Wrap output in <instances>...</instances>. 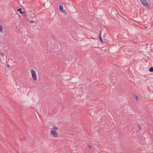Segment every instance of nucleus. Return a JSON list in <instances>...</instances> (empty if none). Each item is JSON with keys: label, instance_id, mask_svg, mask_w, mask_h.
Wrapping results in <instances>:
<instances>
[{"label": "nucleus", "instance_id": "nucleus-12", "mask_svg": "<svg viewBox=\"0 0 153 153\" xmlns=\"http://www.w3.org/2000/svg\"><path fill=\"white\" fill-rule=\"evenodd\" d=\"M0 55L2 57H3L4 56V53H0Z\"/></svg>", "mask_w": 153, "mask_h": 153}, {"label": "nucleus", "instance_id": "nucleus-7", "mask_svg": "<svg viewBox=\"0 0 153 153\" xmlns=\"http://www.w3.org/2000/svg\"><path fill=\"white\" fill-rule=\"evenodd\" d=\"M60 11V12L64 13L65 15H66L67 13H66V11L65 10H64L63 9L62 10H61Z\"/></svg>", "mask_w": 153, "mask_h": 153}, {"label": "nucleus", "instance_id": "nucleus-3", "mask_svg": "<svg viewBox=\"0 0 153 153\" xmlns=\"http://www.w3.org/2000/svg\"><path fill=\"white\" fill-rule=\"evenodd\" d=\"M51 134H52L53 136L55 137H58V134L56 133V131H54L52 129L50 133Z\"/></svg>", "mask_w": 153, "mask_h": 153}, {"label": "nucleus", "instance_id": "nucleus-5", "mask_svg": "<svg viewBox=\"0 0 153 153\" xmlns=\"http://www.w3.org/2000/svg\"><path fill=\"white\" fill-rule=\"evenodd\" d=\"M17 11L19 12V13L21 14H23L24 12H22V9L21 8H20L17 10Z\"/></svg>", "mask_w": 153, "mask_h": 153}, {"label": "nucleus", "instance_id": "nucleus-10", "mask_svg": "<svg viewBox=\"0 0 153 153\" xmlns=\"http://www.w3.org/2000/svg\"><path fill=\"white\" fill-rule=\"evenodd\" d=\"M53 128L52 129L53 130H56L58 129V128L56 127L54 125H53Z\"/></svg>", "mask_w": 153, "mask_h": 153}, {"label": "nucleus", "instance_id": "nucleus-16", "mask_svg": "<svg viewBox=\"0 0 153 153\" xmlns=\"http://www.w3.org/2000/svg\"><path fill=\"white\" fill-rule=\"evenodd\" d=\"M9 65H7V67H9Z\"/></svg>", "mask_w": 153, "mask_h": 153}, {"label": "nucleus", "instance_id": "nucleus-9", "mask_svg": "<svg viewBox=\"0 0 153 153\" xmlns=\"http://www.w3.org/2000/svg\"><path fill=\"white\" fill-rule=\"evenodd\" d=\"M149 71L150 72H153V67H151L150 68L149 70Z\"/></svg>", "mask_w": 153, "mask_h": 153}, {"label": "nucleus", "instance_id": "nucleus-11", "mask_svg": "<svg viewBox=\"0 0 153 153\" xmlns=\"http://www.w3.org/2000/svg\"><path fill=\"white\" fill-rule=\"evenodd\" d=\"M2 30L3 28L2 26L0 24V31L1 32H3L2 31Z\"/></svg>", "mask_w": 153, "mask_h": 153}, {"label": "nucleus", "instance_id": "nucleus-6", "mask_svg": "<svg viewBox=\"0 0 153 153\" xmlns=\"http://www.w3.org/2000/svg\"><path fill=\"white\" fill-rule=\"evenodd\" d=\"M99 39L101 42H102L103 41L102 38V37L101 36V31H100L99 35Z\"/></svg>", "mask_w": 153, "mask_h": 153}, {"label": "nucleus", "instance_id": "nucleus-13", "mask_svg": "<svg viewBox=\"0 0 153 153\" xmlns=\"http://www.w3.org/2000/svg\"><path fill=\"white\" fill-rule=\"evenodd\" d=\"M137 127L139 128V131L140 129V126L139 125H137Z\"/></svg>", "mask_w": 153, "mask_h": 153}, {"label": "nucleus", "instance_id": "nucleus-1", "mask_svg": "<svg viewBox=\"0 0 153 153\" xmlns=\"http://www.w3.org/2000/svg\"><path fill=\"white\" fill-rule=\"evenodd\" d=\"M30 72L31 73V75L34 81L37 80V77L36 71L32 69L30 70Z\"/></svg>", "mask_w": 153, "mask_h": 153}, {"label": "nucleus", "instance_id": "nucleus-14", "mask_svg": "<svg viewBox=\"0 0 153 153\" xmlns=\"http://www.w3.org/2000/svg\"><path fill=\"white\" fill-rule=\"evenodd\" d=\"M88 148H89L90 149L91 148V146L90 145H88Z\"/></svg>", "mask_w": 153, "mask_h": 153}, {"label": "nucleus", "instance_id": "nucleus-8", "mask_svg": "<svg viewBox=\"0 0 153 153\" xmlns=\"http://www.w3.org/2000/svg\"><path fill=\"white\" fill-rule=\"evenodd\" d=\"M59 9L60 11L63 9V6L62 5H60L59 7Z\"/></svg>", "mask_w": 153, "mask_h": 153}, {"label": "nucleus", "instance_id": "nucleus-15", "mask_svg": "<svg viewBox=\"0 0 153 153\" xmlns=\"http://www.w3.org/2000/svg\"><path fill=\"white\" fill-rule=\"evenodd\" d=\"M30 23H33V21H32V20H30Z\"/></svg>", "mask_w": 153, "mask_h": 153}, {"label": "nucleus", "instance_id": "nucleus-4", "mask_svg": "<svg viewBox=\"0 0 153 153\" xmlns=\"http://www.w3.org/2000/svg\"><path fill=\"white\" fill-rule=\"evenodd\" d=\"M132 96L133 98L135 99L136 100H138V97L136 94H133Z\"/></svg>", "mask_w": 153, "mask_h": 153}, {"label": "nucleus", "instance_id": "nucleus-2", "mask_svg": "<svg viewBox=\"0 0 153 153\" xmlns=\"http://www.w3.org/2000/svg\"><path fill=\"white\" fill-rule=\"evenodd\" d=\"M142 3L145 7L149 8L150 5L148 4V2L146 0H140Z\"/></svg>", "mask_w": 153, "mask_h": 153}]
</instances>
